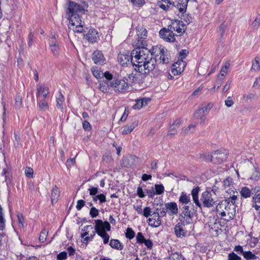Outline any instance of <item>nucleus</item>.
<instances>
[{
    "label": "nucleus",
    "instance_id": "f257e3e1",
    "mask_svg": "<svg viewBox=\"0 0 260 260\" xmlns=\"http://www.w3.org/2000/svg\"><path fill=\"white\" fill-rule=\"evenodd\" d=\"M135 46L137 47L132 51V55L133 58V66L135 68H139L140 65H142L145 61L151 56H153L152 48L150 50L144 47L143 42L136 43Z\"/></svg>",
    "mask_w": 260,
    "mask_h": 260
},
{
    "label": "nucleus",
    "instance_id": "f03ea898",
    "mask_svg": "<svg viewBox=\"0 0 260 260\" xmlns=\"http://www.w3.org/2000/svg\"><path fill=\"white\" fill-rule=\"evenodd\" d=\"M82 14H73L69 16V20L74 32L81 33L84 31V22L82 20Z\"/></svg>",
    "mask_w": 260,
    "mask_h": 260
},
{
    "label": "nucleus",
    "instance_id": "7ed1b4c3",
    "mask_svg": "<svg viewBox=\"0 0 260 260\" xmlns=\"http://www.w3.org/2000/svg\"><path fill=\"white\" fill-rule=\"evenodd\" d=\"M110 87L113 88L115 92L124 93L129 88V84L125 80L114 78L110 82Z\"/></svg>",
    "mask_w": 260,
    "mask_h": 260
},
{
    "label": "nucleus",
    "instance_id": "20e7f679",
    "mask_svg": "<svg viewBox=\"0 0 260 260\" xmlns=\"http://www.w3.org/2000/svg\"><path fill=\"white\" fill-rule=\"evenodd\" d=\"M191 206L183 205L180 208L181 209V212L179 215V219L180 222L186 223V225L190 224L192 222V218L193 214L191 213L190 208Z\"/></svg>",
    "mask_w": 260,
    "mask_h": 260
},
{
    "label": "nucleus",
    "instance_id": "39448f33",
    "mask_svg": "<svg viewBox=\"0 0 260 260\" xmlns=\"http://www.w3.org/2000/svg\"><path fill=\"white\" fill-rule=\"evenodd\" d=\"M38 99L40 101L39 107L42 110H46L48 108V102L46 98L49 90L47 87L40 86L38 88Z\"/></svg>",
    "mask_w": 260,
    "mask_h": 260
},
{
    "label": "nucleus",
    "instance_id": "423d86ee",
    "mask_svg": "<svg viewBox=\"0 0 260 260\" xmlns=\"http://www.w3.org/2000/svg\"><path fill=\"white\" fill-rule=\"evenodd\" d=\"M156 62V59L153 56H151L145 61L143 64H142V65H140L139 68H135V70L139 73L148 74L154 69Z\"/></svg>",
    "mask_w": 260,
    "mask_h": 260
},
{
    "label": "nucleus",
    "instance_id": "0eeeda50",
    "mask_svg": "<svg viewBox=\"0 0 260 260\" xmlns=\"http://www.w3.org/2000/svg\"><path fill=\"white\" fill-rule=\"evenodd\" d=\"M152 53H153V56H156L158 54L160 55L159 59L160 62L164 64L169 63L170 61V58L169 57L168 52L166 49L161 46H156L152 47Z\"/></svg>",
    "mask_w": 260,
    "mask_h": 260
},
{
    "label": "nucleus",
    "instance_id": "6e6552de",
    "mask_svg": "<svg viewBox=\"0 0 260 260\" xmlns=\"http://www.w3.org/2000/svg\"><path fill=\"white\" fill-rule=\"evenodd\" d=\"M229 154L228 151L225 149L218 150L212 153V159L214 164H221L225 161Z\"/></svg>",
    "mask_w": 260,
    "mask_h": 260
},
{
    "label": "nucleus",
    "instance_id": "1a4fd4ad",
    "mask_svg": "<svg viewBox=\"0 0 260 260\" xmlns=\"http://www.w3.org/2000/svg\"><path fill=\"white\" fill-rule=\"evenodd\" d=\"M201 200L203 202L204 207H205L210 208L212 207L215 203L212 191L206 190L203 192L202 193Z\"/></svg>",
    "mask_w": 260,
    "mask_h": 260
},
{
    "label": "nucleus",
    "instance_id": "9d476101",
    "mask_svg": "<svg viewBox=\"0 0 260 260\" xmlns=\"http://www.w3.org/2000/svg\"><path fill=\"white\" fill-rule=\"evenodd\" d=\"M168 27L173 31H176L179 36L182 35L185 31L186 27L183 21L178 20L172 21L171 25Z\"/></svg>",
    "mask_w": 260,
    "mask_h": 260
},
{
    "label": "nucleus",
    "instance_id": "9b49d317",
    "mask_svg": "<svg viewBox=\"0 0 260 260\" xmlns=\"http://www.w3.org/2000/svg\"><path fill=\"white\" fill-rule=\"evenodd\" d=\"M95 230L98 234H102L111 230V225L107 221H103L101 219H97L95 220Z\"/></svg>",
    "mask_w": 260,
    "mask_h": 260
},
{
    "label": "nucleus",
    "instance_id": "f8f14e48",
    "mask_svg": "<svg viewBox=\"0 0 260 260\" xmlns=\"http://www.w3.org/2000/svg\"><path fill=\"white\" fill-rule=\"evenodd\" d=\"M117 60L123 66L128 64H132L133 65V58L132 55V52L131 53L126 51L120 52L118 55Z\"/></svg>",
    "mask_w": 260,
    "mask_h": 260
},
{
    "label": "nucleus",
    "instance_id": "ddd939ff",
    "mask_svg": "<svg viewBox=\"0 0 260 260\" xmlns=\"http://www.w3.org/2000/svg\"><path fill=\"white\" fill-rule=\"evenodd\" d=\"M159 36L165 41L168 42H174L175 38L173 30L170 28H163L159 30Z\"/></svg>",
    "mask_w": 260,
    "mask_h": 260
},
{
    "label": "nucleus",
    "instance_id": "4468645a",
    "mask_svg": "<svg viewBox=\"0 0 260 260\" xmlns=\"http://www.w3.org/2000/svg\"><path fill=\"white\" fill-rule=\"evenodd\" d=\"M68 10L69 16L73 14H83L84 12L83 6L74 2H69Z\"/></svg>",
    "mask_w": 260,
    "mask_h": 260
},
{
    "label": "nucleus",
    "instance_id": "2eb2a0df",
    "mask_svg": "<svg viewBox=\"0 0 260 260\" xmlns=\"http://www.w3.org/2000/svg\"><path fill=\"white\" fill-rule=\"evenodd\" d=\"M185 225H186V223L181 222H178L175 225L174 232L177 237L182 238L186 236L187 231L183 228Z\"/></svg>",
    "mask_w": 260,
    "mask_h": 260
},
{
    "label": "nucleus",
    "instance_id": "dca6fc26",
    "mask_svg": "<svg viewBox=\"0 0 260 260\" xmlns=\"http://www.w3.org/2000/svg\"><path fill=\"white\" fill-rule=\"evenodd\" d=\"M185 62L182 60H178L173 64L172 72L174 75H178L181 73L185 67Z\"/></svg>",
    "mask_w": 260,
    "mask_h": 260
},
{
    "label": "nucleus",
    "instance_id": "f3484780",
    "mask_svg": "<svg viewBox=\"0 0 260 260\" xmlns=\"http://www.w3.org/2000/svg\"><path fill=\"white\" fill-rule=\"evenodd\" d=\"M188 0H177L173 3L175 7L178 10L179 13H186Z\"/></svg>",
    "mask_w": 260,
    "mask_h": 260
},
{
    "label": "nucleus",
    "instance_id": "a211bd4d",
    "mask_svg": "<svg viewBox=\"0 0 260 260\" xmlns=\"http://www.w3.org/2000/svg\"><path fill=\"white\" fill-rule=\"evenodd\" d=\"M165 206L170 216L177 215L178 213V208L176 203L172 202L165 204Z\"/></svg>",
    "mask_w": 260,
    "mask_h": 260
},
{
    "label": "nucleus",
    "instance_id": "6ab92c4d",
    "mask_svg": "<svg viewBox=\"0 0 260 260\" xmlns=\"http://www.w3.org/2000/svg\"><path fill=\"white\" fill-rule=\"evenodd\" d=\"M137 35L138 38V40H137V43H139L140 44L141 42H143V44L144 45V40L146 39L147 37V30L146 28L140 27L137 29ZM136 42L135 43L136 44Z\"/></svg>",
    "mask_w": 260,
    "mask_h": 260
},
{
    "label": "nucleus",
    "instance_id": "aec40b11",
    "mask_svg": "<svg viewBox=\"0 0 260 260\" xmlns=\"http://www.w3.org/2000/svg\"><path fill=\"white\" fill-rule=\"evenodd\" d=\"M92 59L95 64H101L105 61L104 56L101 51L96 50L92 54Z\"/></svg>",
    "mask_w": 260,
    "mask_h": 260
},
{
    "label": "nucleus",
    "instance_id": "412c9836",
    "mask_svg": "<svg viewBox=\"0 0 260 260\" xmlns=\"http://www.w3.org/2000/svg\"><path fill=\"white\" fill-rule=\"evenodd\" d=\"M86 39L90 43H95L97 40L98 31L94 29H90L85 36Z\"/></svg>",
    "mask_w": 260,
    "mask_h": 260
},
{
    "label": "nucleus",
    "instance_id": "4be33fe9",
    "mask_svg": "<svg viewBox=\"0 0 260 260\" xmlns=\"http://www.w3.org/2000/svg\"><path fill=\"white\" fill-rule=\"evenodd\" d=\"M152 218L148 219V224L153 228H157L161 224V220L160 217L158 215H152Z\"/></svg>",
    "mask_w": 260,
    "mask_h": 260
},
{
    "label": "nucleus",
    "instance_id": "5701e85b",
    "mask_svg": "<svg viewBox=\"0 0 260 260\" xmlns=\"http://www.w3.org/2000/svg\"><path fill=\"white\" fill-rule=\"evenodd\" d=\"M179 202L183 205H189L193 206L191 203L190 197L189 194H187L186 193L181 192L180 196L179 198Z\"/></svg>",
    "mask_w": 260,
    "mask_h": 260
},
{
    "label": "nucleus",
    "instance_id": "b1692460",
    "mask_svg": "<svg viewBox=\"0 0 260 260\" xmlns=\"http://www.w3.org/2000/svg\"><path fill=\"white\" fill-rule=\"evenodd\" d=\"M52 40V44H50V48L51 50L52 53L53 55L56 56L58 55L59 52V47L58 45L57 41L55 37V35H54L51 38Z\"/></svg>",
    "mask_w": 260,
    "mask_h": 260
},
{
    "label": "nucleus",
    "instance_id": "393cba45",
    "mask_svg": "<svg viewBox=\"0 0 260 260\" xmlns=\"http://www.w3.org/2000/svg\"><path fill=\"white\" fill-rule=\"evenodd\" d=\"M150 100L148 98H142L136 101V104L133 106L134 109H140L144 106H146L148 104V102Z\"/></svg>",
    "mask_w": 260,
    "mask_h": 260
},
{
    "label": "nucleus",
    "instance_id": "a878e982",
    "mask_svg": "<svg viewBox=\"0 0 260 260\" xmlns=\"http://www.w3.org/2000/svg\"><path fill=\"white\" fill-rule=\"evenodd\" d=\"M60 197V190L59 189L55 186L53 188L51 192V204L53 206H54L57 202L58 200L59 197Z\"/></svg>",
    "mask_w": 260,
    "mask_h": 260
},
{
    "label": "nucleus",
    "instance_id": "bb28decb",
    "mask_svg": "<svg viewBox=\"0 0 260 260\" xmlns=\"http://www.w3.org/2000/svg\"><path fill=\"white\" fill-rule=\"evenodd\" d=\"M252 207H253L256 211L260 209V192L257 194H255L252 197Z\"/></svg>",
    "mask_w": 260,
    "mask_h": 260
},
{
    "label": "nucleus",
    "instance_id": "cd10ccee",
    "mask_svg": "<svg viewBox=\"0 0 260 260\" xmlns=\"http://www.w3.org/2000/svg\"><path fill=\"white\" fill-rule=\"evenodd\" d=\"M228 202L222 200L219 202L216 207V211L217 212L224 211V210L228 211L230 209V207H228Z\"/></svg>",
    "mask_w": 260,
    "mask_h": 260
},
{
    "label": "nucleus",
    "instance_id": "c85d7f7f",
    "mask_svg": "<svg viewBox=\"0 0 260 260\" xmlns=\"http://www.w3.org/2000/svg\"><path fill=\"white\" fill-rule=\"evenodd\" d=\"M110 246L117 250H122L123 248V245L117 239H112L110 241Z\"/></svg>",
    "mask_w": 260,
    "mask_h": 260
},
{
    "label": "nucleus",
    "instance_id": "c756f323",
    "mask_svg": "<svg viewBox=\"0 0 260 260\" xmlns=\"http://www.w3.org/2000/svg\"><path fill=\"white\" fill-rule=\"evenodd\" d=\"M88 228H90L91 230L93 229L91 225L85 226L82 229V233L81 234V237L83 238L85 237L84 240L87 242L91 240L89 236H87L88 235V232L87 231Z\"/></svg>",
    "mask_w": 260,
    "mask_h": 260
},
{
    "label": "nucleus",
    "instance_id": "7c9ffc66",
    "mask_svg": "<svg viewBox=\"0 0 260 260\" xmlns=\"http://www.w3.org/2000/svg\"><path fill=\"white\" fill-rule=\"evenodd\" d=\"M137 124V123H133L131 125H125L123 128V130L122 132V134L123 135H127V134H130L133 131V129L135 128Z\"/></svg>",
    "mask_w": 260,
    "mask_h": 260
},
{
    "label": "nucleus",
    "instance_id": "2f4dec72",
    "mask_svg": "<svg viewBox=\"0 0 260 260\" xmlns=\"http://www.w3.org/2000/svg\"><path fill=\"white\" fill-rule=\"evenodd\" d=\"M64 101V96H63L62 94L59 92L58 94V96H56V106L58 108L62 109V103Z\"/></svg>",
    "mask_w": 260,
    "mask_h": 260
},
{
    "label": "nucleus",
    "instance_id": "473e14b6",
    "mask_svg": "<svg viewBox=\"0 0 260 260\" xmlns=\"http://www.w3.org/2000/svg\"><path fill=\"white\" fill-rule=\"evenodd\" d=\"M251 190L247 187H243L240 191L241 196L244 198H247L251 196Z\"/></svg>",
    "mask_w": 260,
    "mask_h": 260
},
{
    "label": "nucleus",
    "instance_id": "72a5a7b5",
    "mask_svg": "<svg viewBox=\"0 0 260 260\" xmlns=\"http://www.w3.org/2000/svg\"><path fill=\"white\" fill-rule=\"evenodd\" d=\"M109 86H110L109 82H105L103 81L102 83H100L99 88L103 92L106 93L108 92Z\"/></svg>",
    "mask_w": 260,
    "mask_h": 260
},
{
    "label": "nucleus",
    "instance_id": "f704fd0d",
    "mask_svg": "<svg viewBox=\"0 0 260 260\" xmlns=\"http://www.w3.org/2000/svg\"><path fill=\"white\" fill-rule=\"evenodd\" d=\"M251 70L255 71L260 70V58L256 57L254 61L252 63Z\"/></svg>",
    "mask_w": 260,
    "mask_h": 260
},
{
    "label": "nucleus",
    "instance_id": "c9c22d12",
    "mask_svg": "<svg viewBox=\"0 0 260 260\" xmlns=\"http://www.w3.org/2000/svg\"><path fill=\"white\" fill-rule=\"evenodd\" d=\"M178 15L179 18L187 24H189L191 22V17L185 13L184 14L179 13Z\"/></svg>",
    "mask_w": 260,
    "mask_h": 260
},
{
    "label": "nucleus",
    "instance_id": "e433bc0d",
    "mask_svg": "<svg viewBox=\"0 0 260 260\" xmlns=\"http://www.w3.org/2000/svg\"><path fill=\"white\" fill-rule=\"evenodd\" d=\"M91 71L93 75L97 79H100L103 77V73L96 67L92 68Z\"/></svg>",
    "mask_w": 260,
    "mask_h": 260
},
{
    "label": "nucleus",
    "instance_id": "4c0bfd02",
    "mask_svg": "<svg viewBox=\"0 0 260 260\" xmlns=\"http://www.w3.org/2000/svg\"><path fill=\"white\" fill-rule=\"evenodd\" d=\"M197 126L196 124H190L188 127L186 128H183L182 131V134H187L189 132H193L196 127Z\"/></svg>",
    "mask_w": 260,
    "mask_h": 260
},
{
    "label": "nucleus",
    "instance_id": "58836bf2",
    "mask_svg": "<svg viewBox=\"0 0 260 260\" xmlns=\"http://www.w3.org/2000/svg\"><path fill=\"white\" fill-rule=\"evenodd\" d=\"M242 255L246 260H251L255 258V255L253 254L251 251H244Z\"/></svg>",
    "mask_w": 260,
    "mask_h": 260
},
{
    "label": "nucleus",
    "instance_id": "ea45409f",
    "mask_svg": "<svg viewBox=\"0 0 260 260\" xmlns=\"http://www.w3.org/2000/svg\"><path fill=\"white\" fill-rule=\"evenodd\" d=\"M135 235V233L134 231L132 230L131 228H128L125 232V237L129 239H132L134 238Z\"/></svg>",
    "mask_w": 260,
    "mask_h": 260
},
{
    "label": "nucleus",
    "instance_id": "a19ab883",
    "mask_svg": "<svg viewBox=\"0 0 260 260\" xmlns=\"http://www.w3.org/2000/svg\"><path fill=\"white\" fill-rule=\"evenodd\" d=\"M230 67V64L228 62H226L224 66L221 69L220 75L222 77H224L228 73V70Z\"/></svg>",
    "mask_w": 260,
    "mask_h": 260
},
{
    "label": "nucleus",
    "instance_id": "79ce46f5",
    "mask_svg": "<svg viewBox=\"0 0 260 260\" xmlns=\"http://www.w3.org/2000/svg\"><path fill=\"white\" fill-rule=\"evenodd\" d=\"M155 194H161L164 193L165 189L164 187L162 184H155Z\"/></svg>",
    "mask_w": 260,
    "mask_h": 260
},
{
    "label": "nucleus",
    "instance_id": "37998d69",
    "mask_svg": "<svg viewBox=\"0 0 260 260\" xmlns=\"http://www.w3.org/2000/svg\"><path fill=\"white\" fill-rule=\"evenodd\" d=\"M8 242V236L4 233L0 232V247Z\"/></svg>",
    "mask_w": 260,
    "mask_h": 260
},
{
    "label": "nucleus",
    "instance_id": "c03bdc74",
    "mask_svg": "<svg viewBox=\"0 0 260 260\" xmlns=\"http://www.w3.org/2000/svg\"><path fill=\"white\" fill-rule=\"evenodd\" d=\"M99 214V210L95 207H92L90 210L89 214L92 218H95Z\"/></svg>",
    "mask_w": 260,
    "mask_h": 260
},
{
    "label": "nucleus",
    "instance_id": "a18cd8bd",
    "mask_svg": "<svg viewBox=\"0 0 260 260\" xmlns=\"http://www.w3.org/2000/svg\"><path fill=\"white\" fill-rule=\"evenodd\" d=\"M151 209L149 207H146L144 208L143 210V215L145 217L147 218L149 216H152V214H151Z\"/></svg>",
    "mask_w": 260,
    "mask_h": 260
},
{
    "label": "nucleus",
    "instance_id": "49530a36",
    "mask_svg": "<svg viewBox=\"0 0 260 260\" xmlns=\"http://www.w3.org/2000/svg\"><path fill=\"white\" fill-rule=\"evenodd\" d=\"M200 189V188L199 186L196 187L192 189L191 190V194L193 199L198 198V194Z\"/></svg>",
    "mask_w": 260,
    "mask_h": 260
},
{
    "label": "nucleus",
    "instance_id": "de8ad7c7",
    "mask_svg": "<svg viewBox=\"0 0 260 260\" xmlns=\"http://www.w3.org/2000/svg\"><path fill=\"white\" fill-rule=\"evenodd\" d=\"M103 75L106 79V80L105 82L108 81L109 84L110 82L112 81V80L114 79L113 78V75L108 71H106L104 73H103Z\"/></svg>",
    "mask_w": 260,
    "mask_h": 260
},
{
    "label": "nucleus",
    "instance_id": "09e8293b",
    "mask_svg": "<svg viewBox=\"0 0 260 260\" xmlns=\"http://www.w3.org/2000/svg\"><path fill=\"white\" fill-rule=\"evenodd\" d=\"M98 235L103 239V242L104 244H106L108 243L109 240V236L106 232L102 234L98 233Z\"/></svg>",
    "mask_w": 260,
    "mask_h": 260
},
{
    "label": "nucleus",
    "instance_id": "8fccbe9b",
    "mask_svg": "<svg viewBox=\"0 0 260 260\" xmlns=\"http://www.w3.org/2000/svg\"><path fill=\"white\" fill-rule=\"evenodd\" d=\"M136 239L137 242L140 244H143L146 240L141 232L138 233Z\"/></svg>",
    "mask_w": 260,
    "mask_h": 260
},
{
    "label": "nucleus",
    "instance_id": "3c124183",
    "mask_svg": "<svg viewBox=\"0 0 260 260\" xmlns=\"http://www.w3.org/2000/svg\"><path fill=\"white\" fill-rule=\"evenodd\" d=\"M47 234L48 231L45 230L42 231L39 237L40 241L42 242H44L47 238Z\"/></svg>",
    "mask_w": 260,
    "mask_h": 260
},
{
    "label": "nucleus",
    "instance_id": "603ef678",
    "mask_svg": "<svg viewBox=\"0 0 260 260\" xmlns=\"http://www.w3.org/2000/svg\"><path fill=\"white\" fill-rule=\"evenodd\" d=\"M125 79L127 81L129 80L132 82L135 83L137 81V77L133 74H130L125 77Z\"/></svg>",
    "mask_w": 260,
    "mask_h": 260
},
{
    "label": "nucleus",
    "instance_id": "864d4df0",
    "mask_svg": "<svg viewBox=\"0 0 260 260\" xmlns=\"http://www.w3.org/2000/svg\"><path fill=\"white\" fill-rule=\"evenodd\" d=\"M223 186L225 187H230L233 184V179L231 177H228L223 181Z\"/></svg>",
    "mask_w": 260,
    "mask_h": 260
},
{
    "label": "nucleus",
    "instance_id": "5fc2aeb1",
    "mask_svg": "<svg viewBox=\"0 0 260 260\" xmlns=\"http://www.w3.org/2000/svg\"><path fill=\"white\" fill-rule=\"evenodd\" d=\"M33 170L32 168L30 167H27L26 168L25 170V175L29 178H32L33 177Z\"/></svg>",
    "mask_w": 260,
    "mask_h": 260
},
{
    "label": "nucleus",
    "instance_id": "6e6d98bb",
    "mask_svg": "<svg viewBox=\"0 0 260 260\" xmlns=\"http://www.w3.org/2000/svg\"><path fill=\"white\" fill-rule=\"evenodd\" d=\"M228 259L229 260H241V257L234 252H232L229 254Z\"/></svg>",
    "mask_w": 260,
    "mask_h": 260
},
{
    "label": "nucleus",
    "instance_id": "4d7b16f0",
    "mask_svg": "<svg viewBox=\"0 0 260 260\" xmlns=\"http://www.w3.org/2000/svg\"><path fill=\"white\" fill-rule=\"evenodd\" d=\"M67 258V253L65 251L60 252L57 255L56 260H64Z\"/></svg>",
    "mask_w": 260,
    "mask_h": 260
},
{
    "label": "nucleus",
    "instance_id": "13d9d810",
    "mask_svg": "<svg viewBox=\"0 0 260 260\" xmlns=\"http://www.w3.org/2000/svg\"><path fill=\"white\" fill-rule=\"evenodd\" d=\"M184 258L181 254H179L178 253H175L172 254L171 259L172 260H183Z\"/></svg>",
    "mask_w": 260,
    "mask_h": 260
},
{
    "label": "nucleus",
    "instance_id": "bf43d9fd",
    "mask_svg": "<svg viewBox=\"0 0 260 260\" xmlns=\"http://www.w3.org/2000/svg\"><path fill=\"white\" fill-rule=\"evenodd\" d=\"M132 3L137 7H141L145 4V0H131Z\"/></svg>",
    "mask_w": 260,
    "mask_h": 260
},
{
    "label": "nucleus",
    "instance_id": "052dcab7",
    "mask_svg": "<svg viewBox=\"0 0 260 260\" xmlns=\"http://www.w3.org/2000/svg\"><path fill=\"white\" fill-rule=\"evenodd\" d=\"M201 107L206 113H208L212 107V105L211 103H208L206 104H203Z\"/></svg>",
    "mask_w": 260,
    "mask_h": 260
},
{
    "label": "nucleus",
    "instance_id": "680f3d73",
    "mask_svg": "<svg viewBox=\"0 0 260 260\" xmlns=\"http://www.w3.org/2000/svg\"><path fill=\"white\" fill-rule=\"evenodd\" d=\"M84 205L85 201L82 200H80L77 201L76 207L78 210H80Z\"/></svg>",
    "mask_w": 260,
    "mask_h": 260
},
{
    "label": "nucleus",
    "instance_id": "e2e57ef3",
    "mask_svg": "<svg viewBox=\"0 0 260 260\" xmlns=\"http://www.w3.org/2000/svg\"><path fill=\"white\" fill-rule=\"evenodd\" d=\"M260 24V15L256 17L254 21L252 23V25L254 28H257Z\"/></svg>",
    "mask_w": 260,
    "mask_h": 260
},
{
    "label": "nucleus",
    "instance_id": "0e129e2a",
    "mask_svg": "<svg viewBox=\"0 0 260 260\" xmlns=\"http://www.w3.org/2000/svg\"><path fill=\"white\" fill-rule=\"evenodd\" d=\"M178 127L175 126V125H171L169 129V135H174L177 133V129Z\"/></svg>",
    "mask_w": 260,
    "mask_h": 260
},
{
    "label": "nucleus",
    "instance_id": "69168bd1",
    "mask_svg": "<svg viewBox=\"0 0 260 260\" xmlns=\"http://www.w3.org/2000/svg\"><path fill=\"white\" fill-rule=\"evenodd\" d=\"M160 212L159 216L160 217H165L166 216L167 212H168L167 209H166V207L165 206L164 207L159 209Z\"/></svg>",
    "mask_w": 260,
    "mask_h": 260
},
{
    "label": "nucleus",
    "instance_id": "338daca9",
    "mask_svg": "<svg viewBox=\"0 0 260 260\" xmlns=\"http://www.w3.org/2000/svg\"><path fill=\"white\" fill-rule=\"evenodd\" d=\"M188 51L187 50H181L179 52V57L182 59L187 56L188 54Z\"/></svg>",
    "mask_w": 260,
    "mask_h": 260
},
{
    "label": "nucleus",
    "instance_id": "774afa93",
    "mask_svg": "<svg viewBox=\"0 0 260 260\" xmlns=\"http://www.w3.org/2000/svg\"><path fill=\"white\" fill-rule=\"evenodd\" d=\"M234 102L232 99V98L231 96H229L227 99L225 101V105L228 107H230L232 106L234 104Z\"/></svg>",
    "mask_w": 260,
    "mask_h": 260
}]
</instances>
